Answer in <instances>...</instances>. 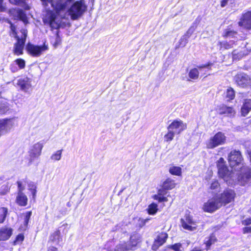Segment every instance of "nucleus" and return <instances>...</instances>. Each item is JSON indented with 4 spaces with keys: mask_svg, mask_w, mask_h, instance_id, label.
Returning a JSON list of instances; mask_svg holds the SVG:
<instances>
[{
    "mask_svg": "<svg viewBox=\"0 0 251 251\" xmlns=\"http://www.w3.org/2000/svg\"><path fill=\"white\" fill-rule=\"evenodd\" d=\"M17 85L23 92L30 94L32 91L31 80L27 77L20 78L17 80Z\"/></svg>",
    "mask_w": 251,
    "mask_h": 251,
    "instance_id": "nucleus-10",
    "label": "nucleus"
},
{
    "mask_svg": "<svg viewBox=\"0 0 251 251\" xmlns=\"http://www.w3.org/2000/svg\"><path fill=\"white\" fill-rule=\"evenodd\" d=\"M243 225L248 226L251 224V217L247 218L245 220L242 221Z\"/></svg>",
    "mask_w": 251,
    "mask_h": 251,
    "instance_id": "nucleus-50",
    "label": "nucleus"
},
{
    "mask_svg": "<svg viewBox=\"0 0 251 251\" xmlns=\"http://www.w3.org/2000/svg\"><path fill=\"white\" fill-rule=\"evenodd\" d=\"M223 37L227 40H235L236 43L238 40V34L237 32L231 30L230 28H227L223 32Z\"/></svg>",
    "mask_w": 251,
    "mask_h": 251,
    "instance_id": "nucleus-22",
    "label": "nucleus"
},
{
    "mask_svg": "<svg viewBox=\"0 0 251 251\" xmlns=\"http://www.w3.org/2000/svg\"><path fill=\"white\" fill-rule=\"evenodd\" d=\"M62 241V238L60 236V231L59 230H57L50 235L49 242H51L55 245H59Z\"/></svg>",
    "mask_w": 251,
    "mask_h": 251,
    "instance_id": "nucleus-23",
    "label": "nucleus"
},
{
    "mask_svg": "<svg viewBox=\"0 0 251 251\" xmlns=\"http://www.w3.org/2000/svg\"><path fill=\"white\" fill-rule=\"evenodd\" d=\"M9 12L13 16L20 19L26 25L28 23V20L26 14L21 9L19 8H13L9 10Z\"/></svg>",
    "mask_w": 251,
    "mask_h": 251,
    "instance_id": "nucleus-19",
    "label": "nucleus"
},
{
    "mask_svg": "<svg viewBox=\"0 0 251 251\" xmlns=\"http://www.w3.org/2000/svg\"><path fill=\"white\" fill-rule=\"evenodd\" d=\"M61 43V39L59 35L58 32L57 31L56 34L52 37L50 40V43L52 46L56 48Z\"/></svg>",
    "mask_w": 251,
    "mask_h": 251,
    "instance_id": "nucleus-29",
    "label": "nucleus"
},
{
    "mask_svg": "<svg viewBox=\"0 0 251 251\" xmlns=\"http://www.w3.org/2000/svg\"><path fill=\"white\" fill-rule=\"evenodd\" d=\"M200 22V20L198 18H197L195 20V21L192 24V25L188 29L186 33L180 39L178 42L179 45L178 47H184L186 45L188 42V39L195 31Z\"/></svg>",
    "mask_w": 251,
    "mask_h": 251,
    "instance_id": "nucleus-9",
    "label": "nucleus"
},
{
    "mask_svg": "<svg viewBox=\"0 0 251 251\" xmlns=\"http://www.w3.org/2000/svg\"><path fill=\"white\" fill-rule=\"evenodd\" d=\"M211 65V63H208L203 65H200L197 66V69H198L200 73L201 74V75H204L206 74L207 70H210V66Z\"/></svg>",
    "mask_w": 251,
    "mask_h": 251,
    "instance_id": "nucleus-31",
    "label": "nucleus"
},
{
    "mask_svg": "<svg viewBox=\"0 0 251 251\" xmlns=\"http://www.w3.org/2000/svg\"><path fill=\"white\" fill-rule=\"evenodd\" d=\"M169 248L175 251H182V245L180 243L175 244L171 246Z\"/></svg>",
    "mask_w": 251,
    "mask_h": 251,
    "instance_id": "nucleus-47",
    "label": "nucleus"
},
{
    "mask_svg": "<svg viewBox=\"0 0 251 251\" xmlns=\"http://www.w3.org/2000/svg\"><path fill=\"white\" fill-rule=\"evenodd\" d=\"M28 190L30 191L33 199L35 200L36 194V186L32 182H30L28 184Z\"/></svg>",
    "mask_w": 251,
    "mask_h": 251,
    "instance_id": "nucleus-38",
    "label": "nucleus"
},
{
    "mask_svg": "<svg viewBox=\"0 0 251 251\" xmlns=\"http://www.w3.org/2000/svg\"><path fill=\"white\" fill-rule=\"evenodd\" d=\"M238 24L246 28L251 29V11L243 14Z\"/></svg>",
    "mask_w": 251,
    "mask_h": 251,
    "instance_id": "nucleus-20",
    "label": "nucleus"
},
{
    "mask_svg": "<svg viewBox=\"0 0 251 251\" xmlns=\"http://www.w3.org/2000/svg\"><path fill=\"white\" fill-rule=\"evenodd\" d=\"M176 186L175 181L170 178H167L163 183V187L165 190H171Z\"/></svg>",
    "mask_w": 251,
    "mask_h": 251,
    "instance_id": "nucleus-28",
    "label": "nucleus"
},
{
    "mask_svg": "<svg viewBox=\"0 0 251 251\" xmlns=\"http://www.w3.org/2000/svg\"><path fill=\"white\" fill-rule=\"evenodd\" d=\"M235 196L234 191L231 189H226L220 196L218 197L222 205L230 203L233 201Z\"/></svg>",
    "mask_w": 251,
    "mask_h": 251,
    "instance_id": "nucleus-11",
    "label": "nucleus"
},
{
    "mask_svg": "<svg viewBox=\"0 0 251 251\" xmlns=\"http://www.w3.org/2000/svg\"><path fill=\"white\" fill-rule=\"evenodd\" d=\"M168 238V234L164 232L159 233L156 236L152 246V249L156 251L159 247L162 246L166 242Z\"/></svg>",
    "mask_w": 251,
    "mask_h": 251,
    "instance_id": "nucleus-18",
    "label": "nucleus"
},
{
    "mask_svg": "<svg viewBox=\"0 0 251 251\" xmlns=\"http://www.w3.org/2000/svg\"><path fill=\"white\" fill-rule=\"evenodd\" d=\"M199 74L200 72L198 69L194 68L190 70L189 72L188 75L191 79L195 80L198 78Z\"/></svg>",
    "mask_w": 251,
    "mask_h": 251,
    "instance_id": "nucleus-32",
    "label": "nucleus"
},
{
    "mask_svg": "<svg viewBox=\"0 0 251 251\" xmlns=\"http://www.w3.org/2000/svg\"><path fill=\"white\" fill-rule=\"evenodd\" d=\"M250 159H251V152L250 153Z\"/></svg>",
    "mask_w": 251,
    "mask_h": 251,
    "instance_id": "nucleus-59",
    "label": "nucleus"
},
{
    "mask_svg": "<svg viewBox=\"0 0 251 251\" xmlns=\"http://www.w3.org/2000/svg\"><path fill=\"white\" fill-rule=\"evenodd\" d=\"M186 128V125L181 120L174 121L168 127V129L174 131L176 134L180 133Z\"/></svg>",
    "mask_w": 251,
    "mask_h": 251,
    "instance_id": "nucleus-15",
    "label": "nucleus"
},
{
    "mask_svg": "<svg viewBox=\"0 0 251 251\" xmlns=\"http://www.w3.org/2000/svg\"><path fill=\"white\" fill-rule=\"evenodd\" d=\"M222 206L218 196L213 197L203 204V209L207 212H213Z\"/></svg>",
    "mask_w": 251,
    "mask_h": 251,
    "instance_id": "nucleus-8",
    "label": "nucleus"
},
{
    "mask_svg": "<svg viewBox=\"0 0 251 251\" xmlns=\"http://www.w3.org/2000/svg\"><path fill=\"white\" fill-rule=\"evenodd\" d=\"M157 204L155 203H152L148 206V212L150 215H154L157 211Z\"/></svg>",
    "mask_w": 251,
    "mask_h": 251,
    "instance_id": "nucleus-37",
    "label": "nucleus"
},
{
    "mask_svg": "<svg viewBox=\"0 0 251 251\" xmlns=\"http://www.w3.org/2000/svg\"><path fill=\"white\" fill-rule=\"evenodd\" d=\"M25 9H28L29 8H28V7H27L25 8Z\"/></svg>",
    "mask_w": 251,
    "mask_h": 251,
    "instance_id": "nucleus-60",
    "label": "nucleus"
},
{
    "mask_svg": "<svg viewBox=\"0 0 251 251\" xmlns=\"http://www.w3.org/2000/svg\"><path fill=\"white\" fill-rule=\"evenodd\" d=\"M232 55H233V58L234 59H236L238 58V56H236L237 55V52L236 50H233L232 52Z\"/></svg>",
    "mask_w": 251,
    "mask_h": 251,
    "instance_id": "nucleus-55",
    "label": "nucleus"
},
{
    "mask_svg": "<svg viewBox=\"0 0 251 251\" xmlns=\"http://www.w3.org/2000/svg\"><path fill=\"white\" fill-rule=\"evenodd\" d=\"M218 174L219 176L227 182L229 185H234L238 182L239 173L232 169L229 171L225 165V161L223 158H220L217 162Z\"/></svg>",
    "mask_w": 251,
    "mask_h": 251,
    "instance_id": "nucleus-2",
    "label": "nucleus"
},
{
    "mask_svg": "<svg viewBox=\"0 0 251 251\" xmlns=\"http://www.w3.org/2000/svg\"><path fill=\"white\" fill-rule=\"evenodd\" d=\"M228 162L231 169L239 173L238 182L240 185L245 186L251 182V169L244 165L239 151H231L228 155Z\"/></svg>",
    "mask_w": 251,
    "mask_h": 251,
    "instance_id": "nucleus-1",
    "label": "nucleus"
},
{
    "mask_svg": "<svg viewBox=\"0 0 251 251\" xmlns=\"http://www.w3.org/2000/svg\"><path fill=\"white\" fill-rule=\"evenodd\" d=\"M8 214V209L6 207L0 208V223H2L5 221Z\"/></svg>",
    "mask_w": 251,
    "mask_h": 251,
    "instance_id": "nucleus-34",
    "label": "nucleus"
},
{
    "mask_svg": "<svg viewBox=\"0 0 251 251\" xmlns=\"http://www.w3.org/2000/svg\"><path fill=\"white\" fill-rule=\"evenodd\" d=\"M59 2H58L55 6V9L57 12L64 10L68 2H71L72 0H59Z\"/></svg>",
    "mask_w": 251,
    "mask_h": 251,
    "instance_id": "nucleus-27",
    "label": "nucleus"
},
{
    "mask_svg": "<svg viewBox=\"0 0 251 251\" xmlns=\"http://www.w3.org/2000/svg\"><path fill=\"white\" fill-rule=\"evenodd\" d=\"M16 201L19 205L25 206L27 203V198L24 193H18Z\"/></svg>",
    "mask_w": 251,
    "mask_h": 251,
    "instance_id": "nucleus-25",
    "label": "nucleus"
},
{
    "mask_svg": "<svg viewBox=\"0 0 251 251\" xmlns=\"http://www.w3.org/2000/svg\"><path fill=\"white\" fill-rule=\"evenodd\" d=\"M149 220V219H146L144 220V224L146 223L147 222H148V221Z\"/></svg>",
    "mask_w": 251,
    "mask_h": 251,
    "instance_id": "nucleus-58",
    "label": "nucleus"
},
{
    "mask_svg": "<svg viewBox=\"0 0 251 251\" xmlns=\"http://www.w3.org/2000/svg\"><path fill=\"white\" fill-rule=\"evenodd\" d=\"M9 190V187L8 185H3L0 188V194L4 195L6 194Z\"/></svg>",
    "mask_w": 251,
    "mask_h": 251,
    "instance_id": "nucleus-46",
    "label": "nucleus"
},
{
    "mask_svg": "<svg viewBox=\"0 0 251 251\" xmlns=\"http://www.w3.org/2000/svg\"><path fill=\"white\" fill-rule=\"evenodd\" d=\"M25 49L28 53L32 56L39 57L44 52L49 50V47L45 43H44L42 46L35 45L28 43L26 46Z\"/></svg>",
    "mask_w": 251,
    "mask_h": 251,
    "instance_id": "nucleus-4",
    "label": "nucleus"
},
{
    "mask_svg": "<svg viewBox=\"0 0 251 251\" xmlns=\"http://www.w3.org/2000/svg\"><path fill=\"white\" fill-rule=\"evenodd\" d=\"M87 9V6L83 0L74 2L68 9L71 19L76 20L81 17Z\"/></svg>",
    "mask_w": 251,
    "mask_h": 251,
    "instance_id": "nucleus-3",
    "label": "nucleus"
},
{
    "mask_svg": "<svg viewBox=\"0 0 251 251\" xmlns=\"http://www.w3.org/2000/svg\"><path fill=\"white\" fill-rule=\"evenodd\" d=\"M9 2L12 4L21 5L23 2L22 0H9Z\"/></svg>",
    "mask_w": 251,
    "mask_h": 251,
    "instance_id": "nucleus-49",
    "label": "nucleus"
},
{
    "mask_svg": "<svg viewBox=\"0 0 251 251\" xmlns=\"http://www.w3.org/2000/svg\"><path fill=\"white\" fill-rule=\"evenodd\" d=\"M62 150H58L53 154L51 156V159L55 161H58L61 159Z\"/></svg>",
    "mask_w": 251,
    "mask_h": 251,
    "instance_id": "nucleus-43",
    "label": "nucleus"
},
{
    "mask_svg": "<svg viewBox=\"0 0 251 251\" xmlns=\"http://www.w3.org/2000/svg\"><path fill=\"white\" fill-rule=\"evenodd\" d=\"M235 97V92L231 88H229L226 92V98L228 99L227 100H233Z\"/></svg>",
    "mask_w": 251,
    "mask_h": 251,
    "instance_id": "nucleus-39",
    "label": "nucleus"
},
{
    "mask_svg": "<svg viewBox=\"0 0 251 251\" xmlns=\"http://www.w3.org/2000/svg\"><path fill=\"white\" fill-rule=\"evenodd\" d=\"M45 24L49 25L51 28L57 29L59 27V23L56 21L55 15L52 12H48L43 19Z\"/></svg>",
    "mask_w": 251,
    "mask_h": 251,
    "instance_id": "nucleus-16",
    "label": "nucleus"
},
{
    "mask_svg": "<svg viewBox=\"0 0 251 251\" xmlns=\"http://www.w3.org/2000/svg\"><path fill=\"white\" fill-rule=\"evenodd\" d=\"M226 137L225 134L222 132H218L213 137H211L206 144L208 149H214L219 146L226 143Z\"/></svg>",
    "mask_w": 251,
    "mask_h": 251,
    "instance_id": "nucleus-6",
    "label": "nucleus"
},
{
    "mask_svg": "<svg viewBox=\"0 0 251 251\" xmlns=\"http://www.w3.org/2000/svg\"><path fill=\"white\" fill-rule=\"evenodd\" d=\"M48 251H58V249L54 247H50L48 249Z\"/></svg>",
    "mask_w": 251,
    "mask_h": 251,
    "instance_id": "nucleus-54",
    "label": "nucleus"
},
{
    "mask_svg": "<svg viewBox=\"0 0 251 251\" xmlns=\"http://www.w3.org/2000/svg\"><path fill=\"white\" fill-rule=\"evenodd\" d=\"M210 189L214 190L215 192H219L220 186L218 181L217 180L212 181L210 185Z\"/></svg>",
    "mask_w": 251,
    "mask_h": 251,
    "instance_id": "nucleus-42",
    "label": "nucleus"
},
{
    "mask_svg": "<svg viewBox=\"0 0 251 251\" xmlns=\"http://www.w3.org/2000/svg\"><path fill=\"white\" fill-rule=\"evenodd\" d=\"M140 242V235L137 233L132 234L129 243H121L117 245L118 251H127L133 250Z\"/></svg>",
    "mask_w": 251,
    "mask_h": 251,
    "instance_id": "nucleus-5",
    "label": "nucleus"
},
{
    "mask_svg": "<svg viewBox=\"0 0 251 251\" xmlns=\"http://www.w3.org/2000/svg\"><path fill=\"white\" fill-rule=\"evenodd\" d=\"M251 110V100H246L241 108L242 115L245 116Z\"/></svg>",
    "mask_w": 251,
    "mask_h": 251,
    "instance_id": "nucleus-26",
    "label": "nucleus"
},
{
    "mask_svg": "<svg viewBox=\"0 0 251 251\" xmlns=\"http://www.w3.org/2000/svg\"><path fill=\"white\" fill-rule=\"evenodd\" d=\"M31 215H32L31 211H27L25 214L24 226L21 227V228L23 230H25L26 228Z\"/></svg>",
    "mask_w": 251,
    "mask_h": 251,
    "instance_id": "nucleus-35",
    "label": "nucleus"
},
{
    "mask_svg": "<svg viewBox=\"0 0 251 251\" xmlns=\"http://www.w3.org/2000/svg\"><path fill=\"white\" fill-rule=\"evenodd\" d=\"M43 145L39 142L35 144L29 151V162L32 163L36 158H37L41 153Z\"/></svg>",
    "mask_w": 251,
    "mask_h": 251,
    "instance_id": "nucleus-14",
    "label": "nucleus"
},
{
    "mask_svg": "<svg viewBox=\"0 0 251 251\" xmlns=\"http://www.w3.org/2000/svg\"><path fill=\"white\" fill-rule=\"evenodd\" d=\"M3 0H0V12L4 11L5 10L4 7L2 5Z\"/></svg>",
    "mask_w": 251,
    "mask_h": 251,
    "instance_id": "nucleus-53",
    "label": "nucleus"
},
{
    "mask_svg": "<svg viewBox=\"0 0 251 251\" xmlns=\"http://www.w3.org/2000/svg\"><path fill=\"white\" fill-rule=\"evenodd\" d=\"M246 120H248V124H251V119H247ZM246 124H247V122H246L245 123Z\"/></svg>",
    "mask_w": 251,
    "mask_h": 251,
    "instance_id": "nucleus-56",
    "label": "nucleus"
},
{
    "mask_svg": "<svg viewBox=\"0 0 251 251\" xmlns=\"http://www.w3.org/2000/svg\"><path fill=\"white\" fill-rule=\"evenodd\" d=\"M169 172L173 175L179 176L181 174V168L179 167L172 166L170 168Z\"/></svg>",
    "mask_w": 251,
    "mask_h": 251,
    "instance_id": "nucleus-36",
    "label": "nucleus"
},
{
    "mask_svg": "<svg viewBox=\"0 0 251 251\" xmlns=\"http://www.w3.org/2000/svg\"><path fill=\"white\" fill-rule=\"evenodd\" d=\"M191 251H202V250L201 249H196V248L194 249Z\"/></svg>",
    "mask_w": 251,
    "mask_h": 251,
    "instance_id": "nucleus-57",
    "label": "nucleus"
},
{
    "mask_svg": "<svg viewBox=\"0 0 251 251\" xmlns=\"http://www.w3.org/2000/svg\"><path fill=\"white\" fill-rule=\"evenodd\" d=\"M18 184V193H23V191L25 189V186L22 184L21 181H17Z\"/></svg>",
    "mask_w": 251,
    "mask_h": 251,
    "instance_id": "nucleus-48",
    "label": "nucleus"
},
{
    "mask_svg": "<svg viewBox=\"0 0 251 251\" xmlns=\"http://www.w3.org/2000/svg\"><path fill=\"white\" fill-rule=\"evenodd\" d=\"M15 62L21 69H23L25 67V61L23 59H17L15 60Z\"/></svg>",
    "mask_w": 251,
    "mask_h": 251,
    "instance_id": "nucleus-44",
    "label": "nucleus"
},
{
    "mask_svg": "<svg viewBox=\"0 0 251 251\" xmlns=\"http://www.w3.org/2000/svg\"><path fill=\"white\" fill-rule=\"evenodd\" d=\"M9 110V106L5 100L0 101V115L5 113Z\"/></svg>",
    "mask_w": 251,
    "mask_h": 251,
    "instance_id": "nucleus-33",
    "label": "nucleus"
},
{
    "mask_svg": "<svg viewBox=\"0 0 251 251\" xmlns=\"http://www.w3.org/2000/svg\"><path fill=\"white\" fill-rule=\"evenodd\" d=\"M235 40H227L219 42L218 45L220 47V50H225L231 49L235 44Z\"/></svg>",
    "mask_w": 251,
    "mask_h": 251,
    "instance_id": "nucleus-24",
    "label": "nucleus"
},
{
    "mask_svg": "<svg viewBox=\"0 0 251 251\" xmlns=\"http://www.w3.org/2000/svg\"><path fill=\"white\" fill-rule=\"evenodd\" d=\"M236 84L241 87H245L251 83V78L248 75L240 73L237 74L234 77Z\"/></svg>",
    "mask_w": 251,
    "mask_h": 251,
    "instance_id": "nucleus-13",
    "label": "nucleus"
},
{
    "mask_svg": "<svg viewBox=\"0 0 251 251\" xmlns=\"http://www.w3.org/2000/svg\"><path fill=\"white\" fill-rule=\"evenodd\" d=\"M180 223L183 228L185 229L194 231L197 229V225L196 222L189 215H186L184 218H182L180 220Z\"/></svg>",
    "mask_w": 251,
    "mask_h": 251,
    "instance_id": "nucleus-12",
    "label": "nucleus"
},
{
    "mask_svg": "<svg viewBox=\"0 0 251 251\" xmlns=\"http://www.w3.org/2000/svg\"><path fill=\"white\" fill-rule=\"evenodd\" d=\"M22 35L20 38L18 36L15 37L17 39V42L15 44L14 47V53L17 55H22L23 53V50L25 44L27 37V31L25 29H22L21 30Z\"/></svg>",
    "mask_w": 251,
    "mask_h": 251,
    "instance_id": "nucleus-7",
    "label": "nucleus"
},
{
    "mask_svg": "<svg viewBox=\"0 0 251 251\" xmlns=\"http://www.w3.org/2000/svg\"><path fill=\"white\" fill-rule=\"evenodd\" d=\"M24 239V235L23 234H19L16 238L14 242V245L20 244L23 241Z\"/></svg>",
    "mask_w": 251,
    "mask_h": 251,
    "instance_id": "nucleus-45",
    "label": "nucleus"
},
{
    "mask_svg": "<svg viewBox=\"0 0 251 251\" xmlns=\"http://www.w3.org/2000/svg\"><path fill=\"white\" fill-rule=\"evenodd\" d=\"M13 229L5 226L0 228V241H6L12 235Z\"/></svg>",
    "mask_w": 251,
    "mask_h": 251,
    "instance_id": "nucleus-21",
    "label": "nucleus"
},
{
    "mask_svg": "<svg viewBox=\"0 0 251 251\" xmlns=\"http://www.w3.org/2000/svg\"><path fill=\"white\" fill-rule=\"evenodd\" d=\"M153 198L155 200H157L159 202H166L168 200L166 197L161 196V191L159 190L157 195H155Z\"/></svg>",
    "mask_w": 251,
    "mask_h": 251,
    "instance_id": "nucleus-41",
    "label": "nucleus"
},
{
    "mask_svg": "<svg viewBox=\"0 0 251 251\" xmlns=\"http://www.w3.org/2000/svg\"><path fill=\"white\" fill-rule=\"evenodd\" d=\"M217 111L220 115H224L225 116L230 118L234 117L235 114V111L232 107L227 106L225 105H220L218 107Z\"/></svg>",
    "mask_w": 251,
    "mask_h": 251,
    "instance_id": "nucleus-17",
    "label": "nucleus"
},
{
    "mask_svg": "<svg viewBox=\"0 0 251 251\" xmlns=\"http://www.w3.org/2000/svg\"><path fill=\"white\" fill-rule=\"evenodd\" d=\"M229 0H222L221 1V6L222 7H225L228 2Z\"/></svg>",
    "mask_w": 251,
    "mask_h": 251,
    "instance_id": "nucleus-51",
    "label": "nucleus"
},
{
    "mask_svg": "<svg viewBox=\"0 0 251 251\" xmlns=\"http://www.w3.org/2000/svg\"><path fill=\"white\" fill-rule=\"evenodd\" d=\"M168 133L164 136V139L166 142H170L174 139L175 134L176 133L171 130L168 129Z\"/></svg>",
    "mask_w": 251,
    "mask_h": 251,
    "instance_id": "nucleus-40",
    "label": "nucleus"
},
{
    "mask_svg": "<svg viewBox=\"0 0 251 251\" xmlns=\"http://www.w3.org/2000/svg\"><path fill=\"white\" fill-rule=\"evenodd\" d=\"M216 237L213 234L210 235L208 238H206L204 243L206 245V250H208L210 247L212 245L214 244L216 242Z\"/></svg>",
    "mask_w": 251,
    "mask_h": 251,
    "instance_id": "nucleus-30",
    "label": "nucleus"
},
{
    "mask_svg": "<svg viewBox=\"0 0 251 251\" xmlns=\"http://www.w3.org/2000/svg\"><path fill=\"white\" fill-rule=\"evenodd\" d=\"M243 232L244 233L251 232V226L245 227L243 228Z\"/></svg>",
    "mask_w": 251,
    "mask_h": 251,
    "instance_id": "nucleus-52",
    "label": "nucleus"
}]
</instances>
